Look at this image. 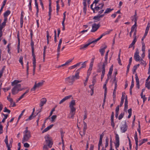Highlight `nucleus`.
I'll return each instance as SVG.
<instances>
[{
	"label": "nucleus",
	"instance_id": "30",
	"mask_svg": "<svg viewBox=\"0 0 150 150\" xmlns=\"http://www.w3.org/2000/svg\"><path fill=\"white\" fill-rule=\"evenodd\" d=\"M128 112L129 113V115L128 116V118H129L132 115V110L131 108L129 109L128 110Z\"/></svg>",
	"mask_w": 150,
	"mask_h": 150
},
{
	"label": "nucleus",
	"instance_id": "8",
	"mask_svg": "<svg viewBox=\"0 0 150 150\" xmlns=\"http://www.w3.org/2000/svg\"><path fill=\"white\" fill-rule=\"evenodd\" d=\"M88 44L85 45L81 47L80 48V49H83L85 50L88 45H90L91 44H95L94 41L93 40L92 41H91L90 40H88Z\"/></svg>",
	"mask_w": 150,
	"mask_h": 150
},
{
	"label": "nucleus",
	"instance_id": "29",
	"mask_svg": "<svg viewBox=\"0 0 150 150\" xmlns=\"http://www.w3.org/2000/svg\"><path fill=\"white\" fill-rule=\"evenodd\" d=\"M34 50H32V56L33 57V61H36L35 55L34 53Z\"/></svg>",
	"mask_w": 150,
	"mask_h": 150
},
{
	"label": "nucleus",
	"instance_id": "61",
	"mask_svg": "<svg viewBox=\"0 0 150 150\" xmlns=\"http://www.w3.org/2000/svg\"><path fill=\"white\" fill-rule=\"evenodd\" d=\"M103 88L105 89V92H107V88L106 87V84L105 83L103 85Z\"/></svg>",
	"mask_w": 150,
	"mask_h": 150
},
{
	"label": "nucleus",
	"instance_id": "17",
	"mask_svg": "<svg viewBox=\"0 0 150 150\" xmlns=\"http://www.w3.org/2000/svg\"><path fill=\"white\" fill-rule=\"evenodd\" d=\"M107 47V46L106 45H105V46L100 49L99 51L100 52L101 55L102 56H103L104 54V52H105V49H106Z\"/></svg>",
	"mask_w": 150,
	"mask_h": 150
},
{
	"label": "nucleus",
	"instance_id": "31",
	"mask_svg": "<svg viewBox=\"0 0 150 150\" xmlns=\"http://www.w3.org/2000/svg\"><path fill=\"white\" fill-rule=\"evenodd\" d=\"M75 114V112H70L69 115V117L73 119Z\"/></svg>",
	"mask_w": 150,
	"mask_h": 150
},
{
	"label": "nucleus",
	"instance_id": "4",
	"mask_svg": "<svg viewBox=\"0 0 150 150\" xmlns=\"http://www.w3.org/2000/svg\"><path fill=\"white\" fill-rule=\"evenodd\" d=\"M21 87L20 84L14 86L11 90L12 94L13 95H16L18 93L19 91L22 90L23 89L21 88Z\"/></svg>",
	"mask_w": 150,
	"mask_h": 150
},
{
	"label": "nucleus",
	"instance_id": "28",
	"mask_svg": "<svg viewBox=\"0 0 150 150\" xmlns=\"http://www.w3.org/2000/svg\"><path fill=\"white\" fill-rule=\"evenodd\" d=\"M147 141L148 139H143L142 140H141V141H142V142L139 144V146H141L142 144L144 143L145 142H147Z\"/></svg>",
	"mask_w": 150,
	"mask_h": 150
},
{
	"label": "nucleus",
	"instance_id": "16",
	"mask_svg": "<svg viewBox=\"0 0 150 150\" xmlns=\"http://www.w3.org/2000/svg\"><path fill=\"white\" fill-rule=\"evenodd\" d=\"M121 129L122 132H125L127 130V126L126 123H125L124 125H122V127H121Z\"/></svg>",
	"mask_w": 150,
	"mask_h": 150
},
{
	"label": "nucleus",
	"instance_id": "34",
	"mask_svg": "<svg viewBox=\"0 0 150 150\" xmlns=\"http://www.w3.org/2000/svg\"><path fill=\"white\" fill-rule=\"evenodd\" d=\"M33 113H32L31 115L29 116V117L27 119L25 120V121H27L29 120H32L33 118L34 117L33 116Z\"/></svg>",
	"mask_w": 150,
	"mask_h": 150
},
{
	"label": "nucleus",
	"instance_id": "26",
	"mask_svg": "<svg viewBox=\"0 0 150 150\" xmlns=\"http://www.w3.org/2000/svg\"><path fill=\"white\" fill-rule=\"evenodd\" d=\"M11 12L9 10H7L4 13V17H7L10 13Z\"/></svg>",
	"mask_w": 150,
	"mask_h": 150
},
{
	"label": "nucleus",
	"instance_id": "23",
	"mask_svg": "<svg viewBox=\"0 0 150 150\" xmlns=\"http://www.w3.org/2000/svg\"><path fill=\"white\" fill-rule=\"evenodd\" d=\"M61 132V138L62 141V143L63 145V147H64V142L63 140V137H64V132L62 130H61L60 131Z\"/></svg>",
	"mask_w": 150,
	"mask_h": 150
},
{
	"label": "nucleus",
	"instance_id": "3",
	"mask_svg": "<svg viewBox=\"0 0 150 150\" xmlns=\"http://www.w3.org/2000/svg\"><path fill=\"white\" fill-rule=\"evenodd\" d=\"M45 142L47 146L49 148H51L52 147L53 143L51 139L50 135L47 134L45 137Z\"/></svg>",
	"mask_w": 150,
	"mask_h": 150
},
{
	"label": "nucleus",
	"instance_id": "42",
	"mask_svg": "<svg viewBox=\"0 0 150 150\" xmlns=\"http://www.w3.org/2000/svg\"><path fill=\"white\" fill-rule=\"evenodd\" d=\"M30 45L31 46L32 50H34V42H33V41L32 40V39L31 40V42H30Z\"/></svg>",
	"mask_w": 150,
	"mask_h": 150
},
{
	"label": "nucleus",
	"instance_id": "62",
	"mask_svg": "<svg viewBox=\"0 0 150 150\" xmlns=\"http://www.w3.org/2000/svg\"><path fill=\"white\" fill-rule=\"evenodd\" d=\"M17 37L18 40V44H20V39L19 38V33H18L17 35Z\"/></svg>",
	"mask_w": 150,
	"mask_h": 150
},
{
	"label": "nucleus",
	"instance_id": "1",
	"mask_svg": "<svg viewBox=\"0 0 150 150\" xmlns=\"http://www.w3.org/2000/svg\"><path fill=\"white\" fill-rule=\"evenodd\" d=\"M79 72L76 73L74 75H70L66 78L64 79L66 83L70 85H73L76 80L79 79Z\"/></svg>",
	"mask_w": 150,
	"mask_h": 150
},
{
	"label": "nucleus",
	"instance_id": "2",
	"mask_svg": "<svg viewBox=\"0 0 150 150\" xmlns=\"http://www.w3.org/2000/svg\"><path fill=\"white\" fill-rule=\"evenodd\" d=\"M23 133L25 134L22 139L23 142L27 141L31 137L30 132L28 130L27 127H26V129L23 132Z\"/></svg>",
	"mask_w": 150,
	"mask_h": 150
},
{
	"label": "nucleus",
	"instance_id": "63",
	"mask_svg": "<svg viewBox=\"0 0 150 150\" xmlns=\"http://www.w3.org/2000/svg\"><path fill=\"white\" fill-rule=\"evenodd\" d=\"M49 129H48V128L47 127H46V128H45L42 131V133H44L45 132H47V131H48V130H49Z\"/></svg>",
	"mask_w": 150,
	"mask_h": 150
},
{
	"label": "nucleus",
	"instance_id": "11",
	"mask_svg": "<svg viewBox=\"0 0 150 150\" xmlns=\"http://www.w3.org/2000/svg\"><path fill=\"white\" fill-rule=\"evenodd\" d=\"M104 16V14L101 15H98L96 16H95L93 18V19L95 20L94 22H97L100 20V18H102Z\"/></svg>",
	"mask_w": 150,
	"mask_h": 150
},
{
	"label": "nucleus",
	"instance_id": "25",
	"mask_svg": "<svg viewBox=\"0 0 150 150\" xmlns=\"http://www.w3.org/2000/svg\"><path fill=\"white\" fill-rule=\"evenodd\" d=\"M33 74H34L35 73V67L36 66V61H33Z\"/></svg>",
	"mask_w": 150,
	"mask_h": 150
},
{
	"label": "nucleus",
	"instance_id": "59",
	"mask_svg": "<svg viewBox=\"0 0 150 150\" xmlns=\"http://www.w3.org/2000/svg\"><path fill=\"white\" fill-rule=\"evenodd\" d=\"M3 126L0 125V134L3 133Z\"/></svg>",
	"mask_w": 150,
	"mask_h": 150
},
{
	"label": "nucleus",
	"instance_id": "37",
	"mask_svg": "<svg viewBox=\"0 0 150 150\" xmlns=\"http://www.w3.org/2000/svg\"><path fill=\"white\" fill-rule=\"evenodd\" d=\"M25 110L24 109L22 111L21 113L20 114V115L19 116V117H18V120L20 119L21 118V117L23 115V113L25 111Z\"/></svg>",
	"mask_w": 150,
	"mask_h": 150
},
{
	"label": "nucleus",
	"instance_id": "36",
	"mask_svg": "<svg viewBox=\"0 0 150 150\" xmlns=\"http://www.w3.org/2000/svg\"><path fill=\"white\" fill-rule=\"evenodd\" d=\"M109 139L108 137L106 138L105 139V147H107L108 145Z\"/></svg>",
	"mask_w": 150,
	"mask_h": 150
},
{
	"label": "nucleus",
	"instance_id": "52",
	"mask_svg": "<svg viewBox=\"0 0 150 150\" xmlns=\"http://www.w3.org/2000/svg\"><path fill=\"white\" fill-rule=\"evenodd\" d=\"M74 58H73L72 59H69L68 60V61H67L66 62H65V64H66L67 65H68L69 63L70 62H72L73 59Z\"/></svg>",
	"mask_w": 150,
	"mask_h": 150
},
{
	"label": "nucleus",
	"instance_id": "27",
	"mask_svg": "<svg viewBox=\"0 0 150 150\" xmlns=\"http://www.w3.org/2000/svg\"><path fill=\"white\" fill-rule=\"evenodd\" d=\"M113 9L110 8H107L104 12V13H108L111 12Z\"/></svg>",
	"mask_w": 150,
	"mask_h": 150
},
{
	"label": "nucleus",
	"instance_id": "14",
	"mask_svg": "<svg viewBox=\"0 0 150 150\" xmlns=\"http://www.w3.org/2000/svg\"><path fill=\"white\" fill-rule=\"evenodd\" d=\"M72 97V96L70 95L69 96H65L64 98H63L59 102V104H61L63 102L65 101V100H67L70 99L71 97Z\"/></svg>",
	"mask_w": 150,
	"mask_h": 150
},
{
	"label": "nucleus",
	"instance_id": "51",
	"mask_svg": "<svg viewBox=\"0 0 150 150\" xmlns=\"http://www.w3.org/2000/svg\"><path fill=\"white\" fill-rule=\"evenodd\" d=\"M7 99L9 102H10L11 105L12 103L13 102V99L12 98H7Z\"/></svg>",
	"mask_w": 150,
	"mask_h": 150
},
{
	"label": "nucleus",
	"instance_id": "39",
	"mask_svg": "<svg viewBox=\"0 0 150 150\" xmlns=\"http://www.w3.org/2000/svg\"><path fill=\"white\" fill-rule=\"evenodd\" d=\"M32 2V0H30L29 1V9L30 11L32 10V7H31V4Z\"/></svg>",
	"mask_w": 150,
	"mask_h": 150
},
{
	"label": "nucleus",
	"instance_id": "33",
	"mask_svg": "<svg viewBox=\"0 0 150 150\" xmlns=\"http://www.w3.org/2000/svg\"><path fill=\"white\" fill-rule=\"evenodd\" d=\"M103 34H102L99 38L96 39L95 40H93L94 42H95V44H96L98 41L100 40L102 38V37L103 36Z\"/></svg>",
	"mask_w": 150,
	"mask_h": 150
},
{
	"label": "nucleus",
	"instance_id": "21",
	"mask_svg": "<svg viewBox=\"0 0 150 150\" xmlns=\"http://www.w3.org/2000/svg\"><path fill=\"white\" fill-rule=\"evenodd\" d=\"M83 11L85 14H86L87 11V8L85 0H84V1L83 2Z\"/></svg>",
	"mask_w": 150,
	"mask_h": 150
},
{
	"label": "nucleus",
	"instance_id": "46",
	"mask_svg": "<svg viewBox=\"0 0 150 150\" xmlns=\"http://www.w3.org/2000/svg\"><path fill=\"white\" fill-rule=\"evenodd\" d=\"M23 57H20L19 59V62L22 65H23Z\"/></svg>",
	"mask_w": 150,
	"mask_h": 150
},
{
	"label": "nucleus",
	"instance_id": "45",
	"mask_svg": "<svg viewBox=\"0 0 150 150\" xmlns=\"http://www.w3.org/2000/svg\"><path fill=\"white\" fill-rule=\"evenodd\" d=\"M140 64H142L143 65H146V63L142 59H141L140 61Z\"/></svg>",
	"mask_w": 150,
	"mask_h": 150
},
{
	"label": "nucleus",
	"instance_id": "48",
	"mask_svg": "<svg viewBox=\"0 0 150 150\" xmlns=\"http://www.w3.org/2000/svg\"><path fill=\"white\" fill-rule=\"evenodd\" d=\"M135 44V43H133V42H132V43L129 45V48H131L132 47H133V48H134V45Z\"/></svg>",
	"mask_w": 150,
	"mask_h": 150
},
{
	"label": "nucleus",
	"instance_id": "35",
	"mask_svg": "<svg viewBox=\"0 0 150 150\" xmlns=\"http://www.w3.org/2000/svg\"><path fill=\"white\" fill-rule=\"evenodd\" d=\"M124 115V112L121 113L119 115L118 117V119L119 120H121L123 117Z\"/></svg>",
	"mask_w": 150,
	"mask_h": 150
},
{
	"label": "nucleus",
	"instance_id": "40",
	"mask_svg": "<svg viewBox=\"0 0 150 150\" xmlns=\"http://www.w3.org/2000/svg\"><path fill=\"white\" fill-rule=\"evenodd\" d=\"M57 117V116L56 115H53L51 117V122H53L54 121V120Z\"/></svg>",
	"mask_w": 150,
	"mask_h": 150
},
{
	"label": "nucleus",
	"instance_id": "47",
	"mask_svg": "<svg viewBox=\"0 0 150 150\" xmlns=\"http://www.w3.org/2000/svg\"><path fill=\"white\" fill-rule=\"evenodd\" d=\"M135 75L136 83H139V79L137 76V74H136Z\"/></svg>",
	"mask_w": 150,
	"mask_h": 150
},
{
	"label": "nucleus",
	"instance_id": "32",
	"mask_svg": "<svg viewBox=\"0 0 150 150\" xmlns=\"http://www.w3.org/2000/svg\"><path fill=\"white\" fill-rule=\"evenodd\" d=\"M150 82H146L145 83V86L147 88L149 89H150Z\"/></svg>",
	"mask_w": 150,
	"mask_h": 150
},
{
	"label": "nucleus",
	"instance_id": "44",
	"mask_svg": "<svg viewBox=\"0 0 150 150\" xmlns=\"http://www.w3.org/2000/svg\"><path fill=\"white\" fill-rule=\"evenodd\" d=\"M96 77L95 76L93 77L92 81L93 86H94L95 85L96 81Z\"/></svg>",
	"mask_w": 150,
	"mask_h": 150
},
{
	"label": "nucleus",
	"instance_id": "5",
	"mask_svg": "<svg viewBox=\"0 0 150 150\" xmlns=\"http://www.w3.org/2000/svg\"><path fill=\"white\" fill-rule=\"evenodd\" d=\"M44 82V81L43 80L38 83H37L36 82H35L34 86L33 88L31 89V91H34L37 88H39L41 86L43 85Z\"/></svg>",
	"mask_w": 150,
	"mask_h": 150
},
{
	"label": "nucleus",
	"instance_id": "10",
	"mask_svg": "<svg viewBox=\"0 0 150 150\" xmlns=\"http://www.w3.org/2000/svg\"><path fill=\"white\" fill-rule=\"evenodd\" d=\"M103 6L104 4H102V5L101 6H96L94 8V9L93 11V13H97V12L99 11V10L101 9L103 7Z\"/></svg>",
	"mask_w": 150,
	"mask_h": 150
},
{
	"label": "nucleus",
	"instance_id": "53",
	"mask_svg": "<svg viewBox=\"0 0 150 150\" xmlns=\"http://www.w3.org/2000/svg\"><path fill=\"white\" fill-rule=\"evenodd\" d=\"M88 78H88V77H86V79L85 80L84 82V86H86V85Z\"/></svg>",
	"mask_w": 150,
	"mask_h": 150
},
{
	"label": "nucleus",
	"instance_id": "49",
	"mask_svg": "<svg viewBox=\"0 0 150 150\" xmlns=\"http://www.w3.org/2000/svg\"><path fill=\"white\" fill-rule=\"evenodd\" d=\"M142 50L143 52H145V46L144 43H142Z\"/></svg>",
	"mask_w": 150,
	"mask_h": 150
},
{
	"label": "nucleus",
	"instance_id": "15",
	"mask_svg": "<svg viewBox=\"0 0 150 150\" xmlns=\"http://www.w3.org/2000/svg\"><path fill=\"white\" fill-rule=\"evenodd\" d=\"M105 66H102V74L101 77V81L102 80V79H103L105 75Z\"/></svg>",
	"mask_w": 150,
	"mask_h": 150
},
{
	"label": "nucleus",
	"instance_id": "12",
	"mask_svg": "<svg viewBox=\"0 0 150 150\" xmlns=\"http://www.w3.org/2000/svg\"><path fill=\"white\" fill-rule=\"evenodd\" d=\"M47 102V99L45 98H43L40 100V103L39 106L40 107H42L44 104H46Z\"/></svg>",
	"mask_w": 150,
	"mask_h": 150
},
{
	"label": "nucleus",
	"instance_id": "9",
	"mask_svg": "<svg viewBox=\"0 0 150 150\" xmlns=\"http://www.w3.org/2000/svg\"><path fill=\"white\" fill-rule=\"evenodd\" d=\"M139 52L137 49L134 55V58L136 61H139L140 60V56L139 55Z\"/></svg>",
	"mask_w": 150,
	"mask_h": 150
},
{
	"label": "nucleus",
	"instance_id": "57",
	"mask_svg": "<svg viewBox=\"0 0 150 150\" xmlns=\"http://www.w3.org/2000/svg\"><path fill=\"white\" fill-rule=\"evenodd\" d=\"M24 146L25 147L28 148L30 146V145L27 143H25L24 144Z\"/></svg>",
	"mask_w": 150,
	"mask_h": 150
},
{
	"label": "nucleus",
	"instance_id": "60",
	"mask_svg": "<svg viewBox=\"0 0 150 150\" xmlns=\"http://www.w3.org/2000/svg\"><path fill=\"white\" fill-rule=\"evenodd\" d=\"M137 26V25L134 24L131 27V30L133 31H134L135 28Z\"/></svg>",
	"mask_w": 150,
	"mask_h": 150
},
{
	"label": "nucleus",
	"instance_id": "64",
	"mask_svg": "<svg viewBox=\"0 0 150 150\" xmlns=\"http://www.w3.org/2000/svg\"><path fill=\"white\" fill-rule=\"evenodd\" d=\"M134 40L132 42L133 43H135L137 40V38L136 36L134 37Z\"/></svg>",
	"mask_w": 150,
	"mask_h": 150
},
{
	"label": "nucleus",
	"instance_id": "24",
	"mask_svg": "<svg viewBox=\"0 0 150 150\" xmlns=\"http://www.w3.org/2000/svg\"><path fill=\"white\" fill-rule=\"evenodd\" d=\"M87 129L86 123L83 121V135H85L86 133V131Z\"/></svg>",
	"mask_w": 150,
	"mask_h": 150
},
{
	"label": "nucleus",
	"instance_id": "56",
	"mask_svg": "<svg viewBox=\"0 0 150 150\" xmlns=\"http://www.w3.org/2000/svg\"><path fill=\"white\" fill-rule=\"evenodd\" d=\"M111 120V125L114 128L115 127V124L114 122V119Z\"/></svg>",
	"mask_w": 150,
	"mask_h": 150
},
{
	"label": "nucleus",
	"instance_id": "38",
	"mask_svg": "<svg viewBox=\"0 0 150 150\" xmlns=\"http://www.w3.org/2000/svg\"><path fill=\"white\" fill-rule=\"evenodd\" d=\"M70 108V112L75 113L76 109L74 107Z\"/></svg>",
	"mask_w": 150,
	"mask_h": 150
},
{
	"label": "nucleus",
	"instance_id": "22",
	"mask_svg": "<svg viewBox=\"0 0 150 150\" xmlns=\"http://www.w3.org/2000/svg\"><path fill=\"white\" fill-rule=\"evenodd\" d=\"M76 105L75 100H72L69 103V108L74 107V106Z\"/></svg>",
	"mask_w": 150,
	"mask_h": 150
},
{
	"label": "nucleus",
	"instance_id": "50",
	"mask_svg": "<svg viewBox=\"0 0 150 150\" xmlns=\"http://www.w3.org/2000/svg\"><path fill=\"white\" fill-rule=\"evenodd\" d=\"M102 141L99 140L98 144V150H100V146L102 144Z\"/></svg>",
	"mask_w": 150,
	"mask_h": 150
},
{
	"label": "nucleus",
	"instance_id": "58",
	"mask_svg": "<svg viewBox=\"0 0 150 150\" xmlns=\"http://www.w3.org/2000/svg\"><path fill=\"white\" fill-rule=\"evenodd\" d=\"M113 71V69L111 68H110L109 69V71L108 73V74L110 76H111L112 74V71Z\"/></svg>",
	"mask_w": 150,
	"mask_h": 150
},
{
	"label": "nucleus",
	"instance_id": "20",
	"mask_svg": "<svg viewBox=\"0 0 150 150\" xmlns=\"http://www.w3.org/2000/svg\"><path fill=\"white\" fill-rule=\"evenodd\" d=\"M21 81H19L17 80H14L11 83V85L13 86H15L16 85H18V83L21 82Z\"/></svg>",
	"mask_w": 150,
	"mask_h": 150
},
{
	"label": "nucleus",
	"instance_id": "7",
	"mask_svg": "<svg viewBox=\"0 0 150 150\" xmlns=\"http://www.w3.org/2000/svg\"><path fill=\"white\" fill-rule=\"evenodd\" d=\"M115 141L116 143L115 144V146L116 148H118L120 145V141H119V138L118 135L116 133L115 134Z\"/></svg>",
	"mask_w": 150,
	"mask_h": 150
},
{
	"label": "nucleus",
	"instance_id": "54",
	"mask_svg": "<svg viewBox=\"0 0 150 150\" xmlns=\"http://www.w3.org/2000/svg\"><path fill=\"white\" fill-rule=\"evenodd\" d=\"M43 150H48V148L46 145L45 144L43 148Z\"/></svg>",
	"mask_w": 150,
	"mask_h": 150
},
{
	"label": "nucleus",
	"instance_id": "18",
	"mask_svg": "<svg viewBox=\"0 0 150 150\" xmlns=\"http://www.w3.org/2000/svg\"><path fill=\"white\" fill-rule=\"evenodd\" d=\"M128 108V100L127 97V96H126V98L125 99V108L124 110L125 111H126Z\"/></svg>",
	"mask_w": 150,
	"mask_h": 150
},
{
	"label": "nucleus",
	"instance_id": "13",
	"mask_svg": "<svg viewBox=\"0 0 150 150\" xmlns=\"http://www.w3.org/2000/svg\"><path fill=\"white\" fill-rule=\"evenodd\" d=\"M109 52V50H108L106 52L105 57V60L104 62L103 63V65L105 66H106L108 63L107 62V60L108 59V52Z\"/></svg>",
	"mask_w": 150,
	"mask_h": 150
},
{
	"label": "nucleus",
	"instance_id": "19",
	"mask_svg": "<svg viewBox=\"0 0 150 150\" xmlns=\"http://www.w3.org/2000/svg\"><path fill=\"white\" fill-rule=\"evenodd\" d=\"M87 62V61H85L82 64V66L79 69H78L76 71V73L77 72H79L80 71V70L83 68H85L86 67V63Z\"/></svg>",
	"mask_w": 150,
	"mask_h": 150
},
{
	"label": "nucleus",
	"instance_id": "55",
	"mask_svg": "<svg viewBox=\"0 0 150 150\" xmlns=\"http://www.w3.org/2000/svg\"><path fill=\"white\" fill-rule=\"evenodd\" d=\"M11 89V87H9L6 88H3V90L4 91V92H6V91H8V90H10Z\"/></svg>",
	"mask_w": 150,
	"mask_h": 150
},
{
	"label": "nucleus",
	"instance_id": "41",
	"mask_svg": "<svg viewBox=\"0 0 150 150\" xmlns=\"http://www.w3.org/2000/svg\"><path fill=\"white\" fill-rule=\"evenodd\" d=\"M93 84L90 85L89 86V88L91 89V90L92 91V93L91 94V96L93 94V93L94 89H93Z\"/></svg>",
	"mask_w": 150,
	"mask_h": 150
},
{
	"label": "nucleus",
	"instance_id": "43",
	"mask_svg": "<svg viewBox=\"0 0 150 150\" xmlns=\"http://www.w3.org/2000/svg\"><path fill=\"white\" fill-rule=\"evenodd\" d=\"M4 112H7L8 113H10L11 111L10 110L7 109V108L5 107L4 108Z\"/></svg>",
	"mask_w": 150,
	"mask_h": 150
},
{
	"label": "nucleus",
	"instance_id": "6",
	"mask_svg": "<svg viewBox=\"0 0 150 150\" xmlns=\"http://www.w3.org/2000/svg\"><path fill=\"white\" fill-rule=\"evenodd\" d=\"M100 23L98 24L96 23H94L92 25V29L91 30L92 32H94L96 31L100 27Z\"/></svg>",
	"mask_w": 150,
	"mask_h": 150
}]
</instances>
